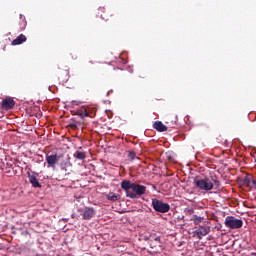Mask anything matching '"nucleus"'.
<instances>
[{
	"instance_id": "dca6fc26",
	"label": "nucleus",
	"mask_w": 256,
	"mask_h": 256,
	"mask_svg": "<svg viewBox=\"0 0 256 256\" xmlns=\"http://www.w3.org/2000/svg\"><path fill=\"white\" fill-rule=\"evenodd\" d=\"M74 157H75V159H79V160H81V161H83V159H85V157H87V155L85 154V152H83V151H76L74 154Z\"/></svg>"
},
{
	"instance_id": "2eb2a0df",
	"label": "nucleus",
	"mask_w": 256,
	"mask_h": 256,
	"mask_svg": "<svg viewBox=\"0 0 256 256\" xmlns=\"http://www.w3.org/2000/svg\"><path fill=\"white\" fill-rule=\"evenodd\" d=\"M77 115L84 119V117H89V108H81L77 111Z\"/></svg>"
},
{
	"instance_id": "b1692460",
	"label": "nucleus",
	"mask_w": 256,
	"mask_h": 256,
	"mask_svg": "<svg viewBox=\"0 0 256 256\" xmlns=\"http://www.w3.org/2000/svg\"><path fill=\"white\" fill-rule=\"evenodd\" d=\"M69 127H71V129H75L77 127V122H71Z\"/></svg>"
},
{
	"instance_id": "9b49d317",
	"label": "nucleus",
	"mask_w": 256,
	"mask_h": 256,
	"mask_svg": "<svg viewBox=\"0 0 256 256\" xmlns=\"http://www.w3.org/2000/svg\"><path fill=\"white\" fill-rule=\"evenodd\" d=\"M15 107V100L12 98H6L2 101V109L9 111Z\"/></svg>"
},
{
	"instance_id": "20e7f679",
	"label": "nucleus",
	"mask_w": 256,
	"mask_h": 256,
	"mask_svg": "<svg viewBox=\"0 0 256 256\" xmlns=\"http://www.w3.org/2000/svg\"><path fill=\"white\" fill-rule=\"evenodd\" d=\"M69 67L64 66L63 68H58L56 70V79L61 83L62 85L67 83L69 81Z\"/></svg>"
},
{
	"instance_id": "6ab92c4d",
	"label": "nucleus",
	"mask_w": 256,
	"mask_h": 256,
	"mask_svg": "<svg viewBox=\"0 0 256 256\" xmlns=\"http://www.w3.org/2000/svg\"><path fill=\"white\" fill-rule=\"evenodd\" d=\"M165 159L168 161H173L175 159V153L168 151L165 153Z\"/></svg>"
},
{
	"instance_id": "1a4fd4ad",
	"label": "nucleus",
	"mask_w": 256,
	"mask_h": 256,
	"mask_svg": "<svg viewBox=\"0 0 256 256\" xmlns=\"http://www.w3.org/2000/svg\"><path fill=\"white\" fill-rule=\"evenodd\" d=\"M195 235L197 236L198 239H202L206 235H209L211 233V227L210 226H198V229L195 230Z\"/></svg>"
},
{
	"instance_id": "0eeeda50",
	"label": "nucleus",
	"mask_w": 256,
	"mask_h": 256,
	"mask_svg": "<svg viewBox=\"0 0 256 256\" xmlns=\"http://www.w3.org/2000/svg\"><path fill=\"white\" fill-rule=\"evenodd\" d=\"M132 193H134L135 199H138V197H141V195H145L147 191V187L141 185V184H135L132 185Z\"/></svg>"
},
{
	"instance_id": "412c9836",
	"label": "nucleus",
	"mask_w": 256,
	"mask_h": 256,
	"mask_svg": "<svg viewBox=\"0 0 256 256\" xmlns=\"http://www.w3.org/2000/svg\"><path fill=\"white\" fill-rule=\"evenodd\" d=\"M127 157H128L129 159H131L132 161H134V159H139V158H137V155H136L135 152H133V151L127 152Z\"/></svg>"
},
{
	"instance_id": "9d476101",
	"label": "nucleus",
	"mask_w": 256,
	"mask_h": 256,
	"mask_svg": "<svg viewBox=\"0 0 256 256\" xmlns=\"http://www.w3.org/2000/svg\"><path fill=\"white\" fill-rule=\"evenodd\" d=\"M96 211L92 207H86L85 210L82 212V219L84 221H90V219H93L96 215Z\"/></svg>"
},
{
	"instance_id": "4468645a",
	"label": "nucleus",
	"mask_w": 256,
	"mask_h": 256,
	"mask_svg": "<svg viewBox=\"0 0 256 256\" xmlns=\"http://www.w3.org/2000/svg\"><path fill=\"white\" fill-rule=\"evenodd\" d=\"M27 41V36L25 34H20L16 39H14L11 42V45L16 46V45H23Z\"/></svg>"
},
{
	"instance_id": "c85d7f7f",
	"label": "nucleus",
	"mask_w": 256,
	"mask_h": 256,
	"mask_svg": "<svg viewBox=\"0 0 256 256\" xmlns=\"http://www.w3.org/2000/svg\"><path fill=\"white\" fill-rule=\"evenodd\" d=\"M215 183H219V181H215Z\"/></svg>"
},
{
	"instance_id": "a878e982",
	"label": "nucleus",
	"mask_w": 256,
	"mask_h": 256,
	"mask_svg": "<svg viewBox=\"0 0 256 256\" xmlns=\"http://www.w3.org/2000/svg\"><path fill=\"white\" fill-rule=\"evenodd\" d=\"M152 189H153L154 191H157V186L152 185Z\"/></svg>"
},
{
	"instance_id": "5701e85b",
	"label": "nucleus",
	"mask_w": 256,
	"mask_h": 256,
	"mask_svg": "<svg viewBox=\"0 0 256 256\" xmlns=\"http://www.w3.org/2000/svg\"><path fill=\"white\" fill-rule=\"evenodd\" d=\"M48 167H53L55 168V163H57V161H48Z\"/></svg>"
},
{
	"instance_id": "f3484780",
	"label": "nucleus",
	"mask_w": 256,
	"mask_h": 256,
	"mask_svg": "<svg viewBox=\"0 0 256 256\" xmlns=\"http://www.w3.org/2000/svg\"><path fill=\"white\" fill-rule=\"evenodd\" d=\"M111 17H114V15L112 14L111 11H105L104 14L101 15V18L104 21H109V19H111Z\"/></svg>"
},
{
	"instance_id": "4be33fe9",
	"label": "nucleus",
	"mask_w": 256,
	"mask_h": 256,
	"mask_svg": "<svg viewBox=\"0 0 256 256\" xmlns=\"http://www.w3.org/2000/svg\"><path fill=\"white\" fill-rule=\"evenodd\" d=\"M57 154H51L47 157L46 161H57Z\"/></svg>"
},
{
	"instance_id": "393cba45",
	"label": "nucleus",
	"mask_w": 256,
	"mask_h": 256,
	"mask_svg": "<svg viewBox=\"0 0 256 256\" xmlns=\"http://www.w3.org/2000/svg\"><path fill=\"white\" fill-rule=\"evenodd\" d=\"M5 168V163L3 161H0V169H4Z\"/></svg>"
},
{
	"instance_id": "423d86ee",
	"label": "nucleus",
	"mask_w": 256,
	"mask_h": 256,
	"mask_svg": "<svg viewBox=\"0 0 256 256\" xmlns=\"http://www.w3.org/2000/svg\"><path fill=\"white\" fill-rule=\"evenodd\" d=\"M121 188L124 189V191H126V196L127 197H129L130 199H135L136 195L132 191L133 183H131V181H129V180L122 181Z\"/></svg>"
},
{
	"instance_id": "f8f14e48",
	"label": "nucleus",
	"mask_w": 256,
	"mask_h": 256,
	"mask_svg": "<svg viewBox=\"0 0 256 256\" xmlns=\"http://www.w3.org/2000/svg\"><path fill=\"white\" fill-rule=\"evenodd\" d=\"M28 179L32 187H41V183H39V180H37V175H35V173L28 172Z\"/></svg>"
},
{
	"instance_id": "f03ea898",
	"label": "nucleus",
	"mask_w": 256,
	"mask_h": 256,
	"mask_svg": "<svg viewBox=\"0 0 256 256\" xmlns=\"http://www.w3.org/2000/svg\"><path fill=\"white\" fill-rule=\"evenodd\" d=\"M152 207L157 213H169V211H171L169 203H165L157 198L152 199Z\"/></svg>"
},
{
	"instance_id": "f257e3e1",
	"label": "nucleus",
	"mask_w": 256,
	"mask_h": 256,
	"mask_svg": "<svg viewBox=\"0 0 256 256\" xmlns=\"http://www.w3.org/2000/svg\"><path fill=\"white\" fill-rule=\"evenodd\" d=\"M194 185L201 189V191H211L214 187L213 182L209 178L196 177L194 179Z\"/></svg>"
},
{
	"instance_id": "bb28decb",
	"label": "nucleus",
	"mask_w": 256,
	"mask_h": 256,
	"mask_svg": "<svg viewBox=\"0 0 256 256\" xmlns=\"http://www.w3.org/2000/svg\"><path fill=\"white\" fill-rule=\"evenodd\" d=\"M26 25H27V22L24 21V25H23L22 29H25Z\"/></svg>"
},
{
	"instance_id": "39448f33",
	"label": "nucleus",
	"mask_w": 256,
	"mask_h": 256,
	"mask_svg": "<svg viewBox=\"0 0 256 256\" xmlns=\"http://www.w3.org/2000/svg\"><path fill=\"white\" fill-rule=\"evenodd\" d=\"M149 245L151 249H155V251H159L161 249V236H158L155 233H152L148 237Z\"/></svg>"
},
{
	"instance_id": "cd10ccee",
	"label": "nucleus",
	"mask_w": 256,
	"mask_h": 256,
	"mask_svg": "<svg viewBox=\"0 0 256 256\" xmlns=\"http://www.w3.org/2000/svg\"><path fill=\"white\" fill-rule=\"evenodd\" d=\"M8 167H9V165H10V167H11V165H13V164H9V162H7V164H6Z\"/></svg>"
},
{
	"instance_id": "ddd939ff",
	"label": "nucleus",
	"mask_w": 256,
	"mask_h": 256,
	"mask_svg": "<svg viewBox=\"0 0 256 256\" xmlns=\"http://www.w3.org/2000/svg\"><path fill=\"white\" fill-rule=\"evenodd\" d=\"M153 129H156L159 133H164V131H167V126L163 124L161 121H156L153 123Z\"/></svg>"
},
{
	"instance_id": "7ed1b4c3",
	"label": "nucleus",
	"mask_w": 256,
	"mask_h": 256,
	"mask_svg": "<svg viewBox=\"0 0 256 256\" xmlns=\"http://www.w3.org/2000/svg\"><path fill=\"white\" fill-rule=\"evenodd\" d=\"M224 224L228 229H241L243 227V220L237 219L234 216H227Z\"/></svg>"
},
{
	"instance_id": "aec40b11",
	"label": "nucleus",
	"mask_w": 256,
	"mask_h": 256,
	"mask_svg": "<svg viewBox=\"0 0 256 256\" xmlns=\"http://www.w3.org/2000/svg\"><path fill=\"white\" fill-rule=\"evenodd\" d=\"M203 217L194 215L192 221L194 222V225H199L203 221Z\"/></svg>"
},
{
	"instance_id": "6e6552de",
	"label": "nucleus",
	"mask_w": 256,
	"mask_h": 256,
	"mask_svg": "<svg viewBox=\"0 0 256 256\" xmlns=\"http://www.w3.org/2000/svg\"><path fill=\"white\" fill-rule=\"evenodd\" d=\"M243 185L245 187H248L249 189H256V180L255 176L251 174H247L242 181Z\"/></svg>"
},
{
	"instance_id": "a211bd4d",
	"label": "nucleus",
	"mask_w": 256,
	"mask_h": 256,
	"mask_svg": "<svg viewBox=\"0 0 256 256\" xmlns=\"http://www.w3.org/2000/svg\"><path fill=\"white\" fill-rule=\"evenodd\" d=\"M107 199H109V201H118L119 200V196L113 192H110L107 195Z\"/></svg>"
}]
</instances>
